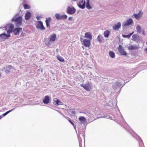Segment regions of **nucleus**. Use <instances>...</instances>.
I'll return each instance as SVG.
<instances>
[{"instance_id": "1", "label": "nucleus", "mask_w": 147, "mask_h": 147, "mask_svg": "<svg viewBox=\"0 0 147 147\" xmlns=\"http://www.w3.org/2000/svg\"><path fill=\"white\" fill-rule=\"evenodd\" d=\"M56 38V36L55 34H54L50 36L49 41H48L47 38H45L44 40L45 44L47 46H49L51 44V42L54 41L55 40Z\"/></svg>"}, {"instance_id": "2", "label": "nucleus", "mask_w": 147, "mask_h": 147, "mask_svg": "<svg viewBox=\"0 0 147 147\" xmlns=\"http://www.w3.org/2000/svg\"><path fill=\"white\" fill-rule=\"evenodd\" d=\"M80 38L82 44L85 47H89L90 46V40L86 39L83 40V38Z\"/></svg>"}, {"instance_id": "3", "label": "nucleus", "mask_w": 147, "mask_h": 147, "mask_svg": "<svg viewBox=\"0 0 147 147\" xmlns=\"http://www.w3.org/2000/svg\"><path fill=\"white\" fill-rule=\"evenodd\" d=\"M12 21L15 22V24L16 26L19 27L22 24V18L21 17H18L16 19H12Z\"/></svg>"}, {"instance_id": "4", "label": "nucleus", "mask_w": 147, "mask_h": 147, "mask_svg": "<svg viewBox=\"0 0 147 147\" xmlns=\"http://www.w3.org/2000/svg\"><path fill=\"white\" fill-rule=\"evenodd\" d=\"M80 86L87 91H90L91 88V87L89 83L85 84H82Z\"/></svg>"}, {"instance_id": "5", "label": "nucleus", "mask_w": 147, "mask_h": 147, "mask_svg": "<svg viewBox=\"0 0 147 147\" xmlns=\"http://www.w3.org/2000/svg\"><path fill=\"white\" fill-rule=\"evenodd\" d=\"M118 50L121 55H127V53L125 51L124 48L121 45H119Z\"/></svg>"}, {"instance_id": "6", "label": "nucleus", "mask_w": 147, "mask_h": 147, "mask_svg": "<svg viewBox=\"0 0 147 147\" xmlns=\"http://www.w3.org/2000/svg\"><path fill=\"white\" fill-rule=\"evenodd\" d=\"M76 10L73 7H68L67 8V13L69 14H73L75 13Z\"/></svg>"}, {"instance_id": "7", "label": "nucleus", "mask_w": 147, "mask_h": 147, "mask_svg": "<svg viewBox=\"0 0 147 147\" xmlns=\"http://www.w3.org/2000/svg\"><path fill=\"white\" fill-rule=\"evenodd\" d=\"M38 24L36 26L37 28L40 29L42 30H45V28L43 26L42 22L40 21H38Z\"/></svg>"}, {"instance_id": "8", "label": "nucleus", "mask_w": 147, "mask_h": 147, "mask_svg": "<svg viewBox=\"0 0 147 147\" xmlns=\"http://www.w3.org/2000/svg\"><path fill=\"white\" fill-rule=\"evenodd\" d=\"M142 14L143 13L142 12V10H140L138 14L134 13V15L136 19L139 20L142 17Z\"/></svg>"}, {"instance_id": "9", "label": "nucleus", "mask_w": 147, "mask_h": 147, "mask_svg": "<svg viewBox=\"0 0 147 147\" xmlns=\"http://www.w3.org/2000/svg\"><path fill=\"white\" fill-rule=\"evenodd\" d=\"M85 1L82 0L79 2L78 5L80 8L84 9L85 8Z\"/></svg>"}, {"instance_id": "10", "label": "nucleus", "mask_w": 147, "mask_h": 147, "mask_svg": "<svg viewBox=\"0 0 147 147\" xmlns=\"http://www.w3.org/2000/svg\"><path fill=\"white\" fill-rule=\"evenodd\" d=\"M21 28H16L13 31V33L15 35H19L20 32L22 31Z\"/></svg>"}, {"instance_id": "11", "label": "nucleus", "mask_w": 147, "mask_h": 147, "mask_svg": "<svg viewBox=\"0 0 147 147\" xmlns=\"http://www.w3.org/2000/svg\"><path fill=\"white\" fill-rule=\"evenodd\" d=\"M133 22V21L131 18L129 19L126 22H125L123 24V26H128L131 24Z\"/></svg>"}, {"instance_id": "12", "label": "nucleus", "mask_w": 147, "mask_h": 147, "mask_svg": "<svg viewBox=\"0 0 147 147\" xmlns=\"http://www.w3.org/2000/svg\"><path fill=\"white\" fill-rule=\"evenodd\" d=\"M10 36V35H7L4 33L0 34V39L4 40Z\"/></svg>"}, {"instance_id": "13", "label": "nucleus", "mask_w": 147, "mask_h": 147, "mask_svg": "<svg viewBox=\"0 0 147 147\" xmlns=\"http://www.w3.org/2000/svg\"><path fill=\"white\" fill-rule=\"evenodd\" d=\"M84 37L86 38H88L89 40H91L92 39V36L90 32H87L85 33Z\"/></svg>"}, {"instance_id": "14", "label": "nucleus", "mask_w": 147, "mask_h": 147, "mask_svg": "<svg viewBox=\"0 0 147 147\" xmlns=\"http://www.w3.org/2000/svg\"><path fill=\"white\" fill-rule=\"evenodd\" d=\"M31 13L29 11H27L25 15V19L26 20H28L30 19L31 17Z\"/></svg>"}, {"instance_id": "15", "label": "nucleus", "mask_w": 147, "mask_h": 147, "mask_svg": "<svg viewBox=\"0 0 147 147\" xmlns=\"http://www.w3.org/2000/svg\"><path fill=\"white\" fill-rule=\"evenodd\" d=\"M50 101L49 97V96H46L45 97L44 99L43 100V102L45 104L48 103Z\"/></svg>"}, {"instance_id": "16", "label": "nucleus", "mask_w": 147, "mask_h": 147, "mask_svg": "<svg viewBox=\"0 0 147 147\" xmlns=\"http://www.w3.org/2000/svg\"><path fill=\"white\" fill-rule=\"evenodd\" d=\"M138 47L136 45H130L128 47V49L129 50H136L138 49Z\"/></svg>"}, {"instance_id": "17", "label": "nucleus", "mask_w": 147, "mask_h": 147, "mask_svg": "<svg viewBox=\"0 0 147 147\" xmlns=\"http://www.w3.org/2000/svg\"><path fill=\"white\" fill-rule=\"evenodd\" d=\"M121 24L120 22H118L117 24H115L113 28L114 30H118L121 27Z\"/></svg>"}, {"instance_id": "18", "label": "nucleus", "mask_w": 147, "mask_h": 147, "mask_svg": "<svg viewBox=\"0 0 147 147\" xmlns=\"http://www.w3.org/2000/svg\"><path fill=\"white\" fill-rule=\"evenodd\" d=\"M51 20V19L50 18H46L45 22L46 24V26L47 27H50L49 24Z\"/></svg>"}, {"instance_id": "19", "label": "nucleus", "mask_w": 147, "mask_h": 147, "mask_svg": "<svg viewBox=\"0 0 147 147\" xmlns=\"http://www.w3.org/2000/svg\"><path fill=\"white\" fill-rule=\"evenodd\" d=\"M110 33V32L108 30H107L105 31L104 32V35L105 37L106 38L108 37Z\"/></svg>"}, {"instance_id": "20", "label": "nucleus", "mask_w": 147, "mask_h": 147, "mask_svg": "<svg viewBox=\"0 0 147 147\" xmlns=\"http://www.w3.org/2000/svg\"><path fill=\"white\" fill-rule=\"evenodd\" d=\"M57 59L60 61L63 62L64 61V59L61 57L59 56H57Z\"/></svg>"}, {"instance_id": "21", "label": "nucleus", "mask_w": 147, "mask_h": 147, "mask_svg": "<svg viewBox=\"0 0 147 147\" xmlns=\"http://www.w3.org/2000/svg\"><path fill=\"white\" fill-rule=\"evenodd\" d=\"M86 7L89 9H90L92 8V7L89 4V0H86Z\"/></svg>"}, {"instance_id": "22", "label": "nucleus", "mask_w": 147, "mask_h": 147, "mask_svg": "<svg viewBox=\"0 0 147 147\" xmlns=\"http://www.w3.org/2000/svg\"><path fill=\"white\" fill-rule=\"evenodd\" d=\"M55 16L57 20H61V15H60L58 13H57L55 14Z\"/></svg>"}, {"instance_id": "23", "label": "nucleus", "mask_w": 147, "mask_h": 147, "mask_svg": "<svg viewBox=\"0 0 147 147\" xmlns=\"http://www.w3.org/2000/svg\"><path fill=\"white\" fill-rule=\"evenodd\" d=\"M134 33V32H133L131 33H130L127 35H122V36L124 38H129Z\"/></svg>"}, {"instance_id": "24", "label": "nucleus", "mask_w": 147, "mask_h": 147, "mask_svg": "<svg viewBox=\"0 0 147 147\" xmlns=\"http://www.w3.org/2000/svg\"><path fill=\"white\" fill-rule=\"evenodd\" d=\"M8 30L11 31L12 32L14 30V26L13 24H11L9 26Z\"/></svg>"}, {"instance_id": "25", "label": "nucleus", "mask_w": 147, "mask_h": 147, "mask_svg": "<svg viewBox=\"0 0 147 147\" xmlns=\"http://www.w3.org/2000/svg\"><path fill=\"white\" fill-rule=\"evenodd\" d=\"M109 55L112 58H113L115 57V53L112 51H110L109 52Z\"/></svg>"}, {"instance_id": "26", "label": "nucleus", "mask_w": 147, "mask_h": 147, "mask_svg": "<svg viewBox=\"0 0 147 147\" xmlns=\"http://www.w3.org/2000/svg\"><path fill=\"white\" fill-rule=\"evenodd\" d=\"M59 101V100L57 98H55L53 100V103L55 105H57Z\"/></svg>"}, {"instance_id": "27", "label": "nucleus", "mask_w": 147, "mask_h": 147, "mask_svg": "<svg viewBox=\"0 0 147 147\" xmlns=\"http://www.w3.org/2000/svg\"><path fill=\"white\" fill-rule=\"evenodd\" d=\"M79 120L82 121H85L86 119L84 117L81 116L79 117Z\"/></svg>"}, {"instance_id": "28", "label": "nucleus", "mask_w": 147, "mask_h": 147, "mask_svg": "<svg viewBox=\"0 0 147 147\" xmlns=\"http://www.w3.org/2000/svg\"><path fill=\"white\" fill-rule=\"evenodd\" d=\"M67 18V16L66 15H61V20H64L66 19Z\"/></svg>"}, {"instance_id": "29", "label": "nucleus", "mask_w": 147, "mask_h": 147, "mask_svg": "<svg viewBox=\"0 0 147 147\" xmlns=\"http://www.w3.org/2000/svg\"><path fill=\"white\" fill-rule=\"evenodd\" d=\"M23 5L24 7V8L25 9H29L30 8L29 6L27 4H24Z\"/></svg>"}, {"instance_id": "30", "label": "nucleus", "mask_w": 147, "mask_h": 147, "mask_svg": "<svg viewBox=\"0 0 147 147\" xmlns=\"http://www.w3.org/2000/svg\"><path fill=\"white\" fill-rule=\"evenodd\" d=\"M136 29L139 32H140L141 31V28L139 25H138L136 27Z\"/></svg>"}, {"instance_id": "31", "label": "nucleus", "mask_w": 147, "mask_h": 147, "mask_svg": "<svg viewBox=\"0 0 147 147\" xmlns=\"http://www.w3.org/2000/svg\"><path fill=\"white\" fill-rule=\"evenodd\" d=\"M13 110V109H11L10 110H9V111L6 112V113H4L3 114V115H2L3 116H3H5L7 114H8L10 112L12 111Z\"/></svg>"}, {"instance_id": "32", "label": "nucleus", "mask_w": 147, "mask_h": 147, "mask_svg": "<svg viewBox=\"0 0 147 147\" xmlns=\"http://www.w3.org/2000/svg\"><path fill=\"white\" fill-rule=\"evenodd\" d=\"M102 37V36L100 35H98L97 37V39L98 41L100 42H101V38Z\"/></svg>"}, {"instance_id": "33", "label": "nucleus", "mask_w": 147, "mask_h": 147, "mask_svg": "<svg viewBox=\"0 0 147 147\" xmlns=\"http://www.w3.org/2000/svg\"><path fill=\"white\" fill-rule=\"evenodd\" d=\"M137 35L136 34H134L133 35L132 37L133 40H135L137 38Z\"/></svg>"}, {"instance_id": "34", "label": "nucleus", "mask_w": 147, "mask_h": 147, "mask_svg": "<svg viewBox=\"0 0 147 147\" xmlns=\"http://www.w3.org/2000/svg\"><path fill=\"white\" fill-rule=\"evenodd\" d=\"M58 103L57 105H62L63 104V102L60 101L59 100Z\"/></svg>"}, {"instance_id": "35", "label": "nucleus", "mask_w": 147, "mask_h": 147, "mask_svg": "<svg viewBox=\"0 0 147 147\" xmlns=\"http://www.w3.org/2000/svg\"><path fill=\"white\" fill-rule=\"evenodd\" d=\"M42 16H37L36 17V18L38 20H39L41 18Z\"/></svg>"}, {"instance_id": "36", "label": "nucleus", "mask_w": 147, "mask_h": 147, "mask_svg": "<svg viewBox=\"0 0 147 147\" xmlns=\"http://www.w3.org/2000/svg\"><path fill=\"white\" fill-rule=\"evenodd\" d=\"M12 32L11 31H10L9 30H8L7 31V33L8 34L7 35H10V34Z\"/></svg>"}, {"instance_id": "37", "label": "nucleus", "mask_w": 147, "mask_h": 147, "mask_svg": "<svg viewBox=\"0 0 147 147\" xmlns=\"http://www.w3.org/2000/svg\"><path fill=\"white\" fill-rule=\"evenodd\" d=\"M13 67L11 65H8L7 67L8 68L11 69Z\"/></svg>"}, {"instance_id": "38", "label": "nucleus", "mask_w": 147, "mask_h": 147, "mask_svg": "<svg viewBox=\"0 0 147 147\" xmlns=\"http://www.w3.org/2000/svg\"><path fill=\"white\" fill-rule=\"evenodd\" d=\"M69 122L74 127V124L72 121H69Z\"/></svg>"}, {"instance_id": "39", "label": "nucleus", "mask_w": 147, "mask_h": 147, "mask_svg": "<svg viewBox=\"0 0 147 147\" xmlns=\"http://www.w3.org/2000/svg\"><path fill=\"white\" fill-rule=\"evenodd\" d=\"M141 145L142 146V147H144V146L143 143L142 142L141 143Z\"/></svg>"}, {"instance_id": "40", "label": "nucleus", "mask_w": 147, "mask_h": 147, "mask_svg": "<svg viewBox=\"0 0 147 147\" xmlns=\"http://www.w3.org/2000/svg\"><path fill=\"white\" fill-rule=\"evenodd\" d=\"M68 20H72V18L71 17H70L68 18Z\"/></svg>"}, {"instance_id": "41", "label": "nucleus", "mask_w": 147, "mask_h": 147, "mask_svg": "<svg viewBox=\"0 0 147 147\" xmlns=\"http://www.w3.org/2000/svg\"><path fill=\"white\" fill-rule=\"evenodd\" d=\"M142 33L143 34V35H145V33H144V30H143L142 31Z\"/></svg>"}, {"instance_id": "42", "label": "nucleus", "mask_w": 147, "mask_h": 147, "mask_svg": "<svg viewBox=\"0 0 147 147\" xmlns=\"http://www.w3.org/2000/svg\"><path fill=\"white\" fill-rule=\"evenodd\" d=\"M145 51L146 52V53L147 54V48H146Z\"/></svg>"}, {"instance_id": "43", "label": "nucleus", "mask_w": 147, "mask_h": 147, "mask_svg": "<svg viewBox=\"0 0 147 147\" xmlns=\"http://www.w3.org/2000/svg\"><path fill=\"white\" fill-rule=\"evenodd\" d=\"M67 118L68 119V120L69 122V121H71L70 119V118H69L68 117H67Z\"/></svg>"}, {"instance_id": "44", "label": "nucleus", "mask_w": 147, "mask_h": 147, "mask_svg": "<svg viewBox=\"0 0 147 147\" xmlns=\"http://www.w3.org/2000/svg\"><path fill=\"white\" fill-rule=\"evenodd\" d=\"M3 117V116H2V115L0 116V119H1V118H2Z\"/></svg>"}, {"instance_id": "45", "label": "nucleus", "mask_w": 147, "mask_h": 147, "mask_svg": "<svg viewBox=\"0 0 147 147\" xmlns=\"http://www.w3.org/2000/svg\"><path fill=\"white\" fill-rule=\"evenodd\" d=\"M74 1H77L78 0H73Z\"/></svg>"}, {"instance_id": "46", "label": "nucleus", "mask_w": 147, "mask_h": 147, "mask_svg": "<svg viewBox=\"0 0 147 147\" xmlns=\"http://www.w3.org/2000/svg\"><path fill=\"white\" fill-rule=\"evenodd\" d=\"M6 72H9V71H7V70H6Z\"/></svg>"}, {"instance_id": "47", "label": "nucleus", "mask_w": 147, "mask_h": 147, "mask_svg": "<svg viewBox=\"0 0 147 147\" xmlns=\"http://www.w3.org/2000/svg\"><path fill=\"white\" fill-rule=\"evenodd\" d=\"M146 45H147V42H146Z\"/></svg>"}, {"instance_id": "48", "label": "nucleus", "mask_w": 147, "mask_h": 147, "mask_svg": "<svg viewBox=\"0 0 147 147\" xmlns=\"http://www.w3.org/2000/svg\"><path fill=\"white\" fill-rule=\"evenodd\" d=\"M1 76V74L0 73V77Z\"/></svg>"}]
</instances>
